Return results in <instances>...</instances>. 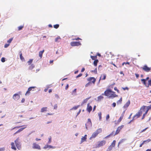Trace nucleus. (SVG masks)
<instances>
[{
  "mask_svg": "<svg viewBox=\"0 0 151 151\" xmlns=\"http://www.w3.org/2000/svg\"><path fill=\"white\" fill-rule=\"evenodd\" d=\"M102 95L108 96L109 98H113L118 96L117 95L115 94L114 92L112 91L110 89L106 90L104 93L102 94Z\"/></svg>",
  "mask_w": 151,
  "mask_h": 151,
  "instance_id": "obj_1",
  "label": "nucleus"
},
{
  "mask_svg": "<svg viewBox=\"0 0 151 151\" xmlns=\"http://www.w3.org/2000/svg\"><path fill=\"white\" fill-rule=\"evenodd\" d=\"M141 110V109L133 117V120H135L138 118H139L142 115V111Z\"/></svg>",
  "mask_w": 151,
  "mask_h": 151,
  "instance_id": "obj_2",
  "label": "nucleus"
},
{
  "mask_svg": "<svg viewBox=\"0 0 151 151\" xmlns=\"http://www.w3.org/2000/svg\"><path fill=\"white\" fill-rule=\"evenodd\" d=\"M101 131L102 129H98L96 130V132H93V133L92 134L91 138H95L98 135V134Z\"/></svg>",
  "mask_w": 151,
  "mask_h": 151,
  "instance_id": "obj_3",
  "label": "nucleus"
},
{
  "mask_svg": "<svg viewBox=\"0 0 151 151\" xmlns=\"http://www.w3.org/2000/svg\"><path fill=\"white\" fill-rule=\"evenodd\" d=\"M16 145L17 149L20 150L21 148V147L20 142H19V138H17L16 140L14 141Z\"/></svg>",
  "mask_w": 151,
  "mask_h": 151,
  "instance_id": "obj_4",
  "label": "nucleus"
},
{
  "mask_svg": "<svg viewBox=\"0 0 151 151\" xmlns=\"http://www.w3.org/2000/svg\"><path fill=\"white\" fill-rule=\"evenodd\" d=\"M145 108H147V109L145 111L146 112H148V111L151 109V104L149 106H143L141 108V110H142L143 111H145Z\"/></svg>",
  "mask_w": 151,
  "mask_h": 151,
  "instance_id": "obj_5",
  "label": "nucleus"
},
{
  "mask_svg": "<svg viewBox=\"0 0 151 151\" xmlns=\"http://www.w3.org/2000/svg\"><path fill=\"white\" fill-rule=\"evenodd\" d=\"M87 80L88 81H89V82L90 81L91 83H93V84H94L96 81V79L94 77H90L88 78L87 79Z\"/></svg>",
  "mask_w": 151,
  "mask_h": 151,
  "instance_id": "obj_6",
  "label": "nucleus"
},
{
  "mask_svg": "<svg viewBox=\"0 0 151 151\" xmlns=\"http://www.w3.org/2000/svg\"><path fill=\"white\" fill-rule=\"evenodd\" d=\"M115 55H114L110 54V55H108V57L111 58H108V57L106 56V60L108 61L109 60H114L115 58L114 57Z\"/></svg>",
  "mask_w": 151,
  "mask_h": 151,
  "instance_id": "obj_7",
  "label": "nucleus"
},
{
  "mask_svg": "<svg viewBox=\"0 0 151 151\" xmlns=\"http://www.w3.org/2000/svg\"><path fill=\"white\" fill-rule=\"evenodd\" d=\"M70 45L72 46H78L81 45L79 42H73L70 43Z\"/></svg>",
  "mask_w": 151,
  "mask_h": 151,
  "instance_id": "obj_8",
  "label": "nucleus"
},
{
  "mask_svg": "<svg viewBox=\"0 0 151 151\" xmlns=\"http://www.w3.org/2000/svg\"><path fill=\"white\" fill-rule=\"evenodd\" d=\"M124 125H122L120 126L117 129L116 132L115 133V134H119L121 130L124 127Z\"/></svg>",
  "mask_w": 151,
  "mask_h": 151,
  "instance_id": "obj_9",
  "label": "nucleus"
},
{
  "mask_svg": "<svg viewBox=\"0 0 151 151\" xmlns=\"http://www.w3.org/2000/svg\"><path fill=\"white\" fill-rule=\"evenodd\" d=\"M92 126V123L90 119H88V122L86 124V128L87 129L88 127H90Z\"/></svg>",
  "mask_w": 151,
  "mask_h": 151,
  "instance_id": "obj_10",
  "label": "nucleus"
},
{
  "mask_svg": "<svg viewBox=\"0 0 151 151\" xmlns=\"http://www.w3.org/2000/svg\"><path fill=\"white\" fill-rule=\"evenodd\" d=\"M32 148L34 149H37L39 150L41 149V148L40 145L36 143H33V144Z\"/></svg>",
  "mask_w": 151,
  "mask_h": 151,
  "instance_id": "obj_11",
  "label": "nucleus"
},
{
  "mask_svg": "<svg viewBox=\"0 0 151 151\" xmlns=\"http://www.w3.org/2000/svg\"><path fill=\"white\" fill-rule=\"evenodd\" d=\"M142 68L143 70L146 72H148L150 71V68L146 65H144L143 67Z\"/></svg>",
  "mask_w": 151,
  "mask_h": 151,
  "instance_id": "obj_12",
  "label": "nucleus"
},
{
  "mask_svg": "<svg viewBox=\"0 0 151 151\" xmlns=\"http://www.w3.org/2000/svg\"><path fill=\"white\" fill-rule=\"evenodd\" d=\"M13 99L15 100H17L20 98V96L17 93H16L13 96Z\"/></svg>",
  "mask_w": 151,
  "mask_h": 151,
  "instance_id": "obj_13",
  "label": "nucleus"
},
{
  "mask_svg": "<svg viewBox=\"0 0 151 151\" xmlns=\"http://www.w3.org/2000/svg\"><path fill=\"white\" fill-rule=\"evenodd\" d=\"M106 143V141L105 140H103L99 142L98 144V147H99L103 146Z\"/></svg>",
  "mask_w": 151,
  "mask_h": 151,
  "instance_id": "obj_14",
  "label": "nucleus"
},
{
  "mask_svg": "<svg viewBox=\"0 0 151 151\" xmlns=\"http://www.w3.org/2000/svg\"><path fill=\"white\" fill-rule=\"evenodd\" d=\"M106 74H102L101 75V76L100 78L99 82H100L101 80H105L106 78Z\"/></svg>",
  "mask_w": 151,
  "mask_h": 151,
  "instance_id": "obj_15",
  "label": "nucleus"
},
{
  "mask_svg": "<svg viewBox=\"0 0 151 151\" xmlns=\"http://www.w3.org/2000/svg\"><path fill=\"white\" fill-rule=\"evenodd\" d=\"M35 88L36 87L35 86H32L29 87L28 88V90L27 91V92H26L25 94V95H26L27 94H29L30 93V91L32 90V88Z\"/></svg>",
  "mask_w": 151,
  "mask_h": 151,
  "instance_id": "obj_16",
  "label": "nucleus"
},
{
  "mask_svg": "<svg viewBox=\"0 0 151 151\" xmlns=\"http://www.w3.org/2000/svg\"><path fill=\"white\" fill-rule=\"evenodd\" d=\"M92 107L91 106L89 105V103L88 104H87V111H88L89 113H90L92 111Z\"/></svg>",
  "mask_w": 151,
  "mask_h": 151,
  "instance_id": "obj_17",
  "label": "nucleus"
},
{
  "mask_svg": "<svg viewBox=\"0 0 151 151\" xmlns=\"http://www.w3.org/2000/svg\"><path fill=\"white\" fill-rule=\"evenodd\" d=\"M124 111L123 113L122 114L121 116L118 119L117 121L118 124H119L122 121V119H123L124 115Z\"/></svg>",
  "mask_w": 151,
  "mask_h": 151,
  "instance_id": "obj_18",
  "label": "nucleus"
},
{
  "mask_svg": "<svg viewBox=\"0 0 151 151\" xmlns=\"http://www.w3.org/2000/svg\"><path fill=\"white\" fill-rule=\"evenodd\" d=\"M130 104V101L129 100L124 105L123 107L124 108H127L129 105Z\"/></svg>",
  "mask_w": 151,
  "mask_h": 151,
  "instance_id": "obj_19",
  "label": "nucleus"
},
{
  "mask_svg": "<svg viewBox=\"0 0 151 151\" xmlns=\"http://www.w3.org/2000/svg\"><path fill=\"white\" fill-rule=\"evenodd\" d=\"M43 148L45 149H46L47 148L54 149L55 148V147L50 145H46L44 146Z\"/></svg>",
  "mask_w": 151,
  "mask_h": 151,
  "instance_id": "obj_20",
  "label": "nucleus"
},
{
  "mask_svg": "<svg viewBox=\"0 0 151 151\" xmlns=\"http://www.w3.org/2000/svg\"><path fill=\"white\" fill-rule=\"evenodd\" d=\"M87 135L85 134L84 137H82L81 139V143L86 141L87 139Z\"/></svg>",
  "mask_w": 151,
  "mask_h": 151,
  "instance_id": "obj_21",
  "label": "nucleus"
},
{
  "mask_svg": "<svg viewBox=\"0 0 151 151\" xmlns=\"http://www.w3.org/2000/svg\"><path fill=\"white\" fill-rule=\"evenodd\" d=\"M141 81L142 83L147 87H149V85H147L146 83V80L144 79H142L141 80Z\"/></svg>",
  "mask_w": 151,
  "mask_h": 151,
  "instance_id": "obj_22",
  "label": "nucleus"
},
{
  "mask_svg": "<svg viewBox=\"0 0 151 151\" xmlns=\"http://www.w3.org/2000/svg\"><path fill=\"white\" fill-rule=\"evenodd\" d=\"M45 51L44 50H43L42 51H41L39 52V56L40 57V58H41L42 57V54Z\"/></svg>",
  "mask_w": 151,
  "mask_h": 151,
  "instance_id": "obj_23",
  "label": "nucleus"
},
{
  "mask_svg": "<svg viewBox=\"0 0 151 151\" xmlns=\"http://www.w3.org/2000/svg\"><path fill=\"white\" fill-rule=\"evenodd\" d=\"M11 148L12 149L14 150H16V148L14 145V143L13 142H12L11 144Z\"/></svg>",
  "mask_w": 151,
  "mask_h": 151,
  "instance_id": "obj_24",
  "label": "nucleus"
},
{
  "mask_svg": "<svg viewBox=\"0 0 151 151\" xmlns=\"http://www.w3.org/2000/svg\"><path fill=\"white\" fill-rule=\"evenodd\" d=\"M20 54V59L22 61H24L25 60L24 58L23 57L22 55V53L21 51H20L19 52Z\"/></svg>",
  "mask_w": 151,
  "mask_h": 151,
  "instance_id": "obj_25",
  "label": "nucleus"
},
{
  "mask_svg": "<svg viewBox=\"0 0 151 151\" xmlns=\"http://www.w3.org/2000/svg\"><path fill=\"white\" fill-rule=\"evenodd\" d=\"M47 107H43L41 109V112H43L44 111H47Z\"/></svg>",
  "mask_w": 151,
  "mask_h": 151,
  "instance_id": "obj_26",
  "label": "nucleus"
},
{
  "mask_svg": "<svg viewBox=\"0 0 151 151\" xmlns=\"http://www.w3.org/2000/svg\"><path fill=\"white\" fill-rule=\"evenodd\" d=\"M76 88L72 92V94L73 95H76Z\"/></svg>",
  "mask_w": 151,
  "mask_h": 151,
  "instance_id": "obj_27",
  "label": "nucleus"
},
{
  "mask_svg": "<svg viewBox=\"0 0 151 151\" xmlns=\"http://www.w3.org/2000/svg\"><path fill=\"white\" fill-rule=\"evenodd\" d=\"M99 62V60H96L93 62V64L95 66H97V64Z\"/></svg>",
  "mask_w": 151,
  "mask_h": 151,
  "instance_id": "obj_28",
  "label": "nucleus"
},
{
  "mask_svg": "<svg viewBox=\"0 0 151 151\" xmlns=\"http://www.w3.org/2000/svg\"><path fill=\"white\" fill-rule=\"evenodd\" d=\"M122 97H121L120 99L118 101H117V102H116L117 103V104H121L122 103Z\"/></svg>",
  "mask_w": 151,
  "mask_h": 151,
  "instance_id": "obj_29",
  "label": "nucleus"
},
{
  "mask_svg": "<svg viewBox=\"0 0 151 151\" xmlns=\"http://www.w3.org/2000/svg\"><path fill=\"white\" fill-rule=\"evenodd\" d=\"M116 141L115 140H114L111 145L112 147H114L115 145Z\"/></svg>",
  "mask_w": 151,
  "mask_h": 151,
  "instance_id": "obj_30",
  "label": "nucleus"
},
{
  "mask_svg": "<svg viewBox=\"0 0 151 151\" xmlns=\"http://www.w3.org/2000/svg\"><path fill=\"white\" fill-rule=\"evenodd\" d=\"M35 67V65L33 64H31L29 67V69L30 70L32 69Z\"/></svg>",
  "mask_w": 151,
  "mask_h": 151,
  "instance_id": "obj_31",
  "label": "nucleus"
},
{
  "mask_svg": "<svg viewBox=\"0 0 151 151\" xmlns=\"http://www.w3.org/2000/svg\"><path fill=\"white\" fill-rule=\"evenodd\" d=\"M79 105L74 106L72 109H71L70 110H76L77 109L78 107H79Z\"/></svg>",
  "mask_w": 151,
  "mask_h": 151,
  "instance_id": "obj_32",
  "label": "nucleus"
},
{
  "mask_svg": "<svg viewBox=\"0 0 151 151\" xmlns=\"http://www.w3.org/2000/svg\"><path fill=\"white\" fill-rule=\"evenodd\" d=\"M33 61V59H30L27 62V63L28 65H30L32 62Z\"/></svg>",
  "mask_w": 151,
  "mask_h": 151,
  "instance_id": "obj_33",
  "label": "nucleus"
},
{
  "mask_svg": "<svg viewBox=\"0 0 151 151\" xmlns=\"http://www.w3.org/2000/svg\"><path fill=\"white\" fill-rule=\"evenodd\" d=\"M113 147H112V146L110 145L109 146L108 148L107 149V151H110L112 149V148Z\"/></svg>",
  "mask_w": 151,
  "mask_h": 151,
  "instance_id": "obj_34",
  "label": "nucleus"
},
{
  "mask_svg": "<svg viewBox=\"0 0 151 151\" xmlns=\"http://www.w3.org/2000/svg\"><path fill=\"white\" fill-rule=\"evenodd\" d=\"M98 116H99V120H101L102 118L101 113V112H99L98 113Z\"/></svg>",
  "mask_w": 151,
  "mask_h": 151,
  "instance_id": "obj_35",
  "label": "nucleus"
},
{
  "mask_svg": "<svg viewBox=\"0 0 151 151\" xmlns=\"http://www.w3.org/2000/svg\"><path fill=\"white\" fill-rule=\"evenodd\" d=\"M104 98V97L102 96H100L98 97V99L99 101H100Z\"/></svg>",
  "mask_w": 151,
  "mask_h": 151,
  "instance_id": "obj_36",
  "label": "nucleus"
},
{
  "mask_svg": "<svg viewBox=\"0 0 151 151\" xmlns=\"http://www.w3.org/2000/svg\"><path fill=\"white\" fill-rule=\"evenodd\" d=\"M24 25L19 26L18 27V30L19 31L22 30L24 28Z\"/></svg>",
  "mask_w": 151,
  "mask_h": 151,
  "instance_id": "obj_37",
  "label": "nucleus"
},
{
  "mask_svg": "<svg viewBox=\"0 0 151 151\" xmlns=\"http://www.w3.org/2000/svg\"><path fill=\"white\" fill-rule=\"evenodd\" d=\"M91 57L92 60H96L97 57L96 56H91Z\"/></svg>",
  "mask_w": 151,
  "mask_h": 151,
  "instance_id": "obj_38",
  "label": "nucleus"
},
{
  "mask_svg": "<svg viewBox=\"0 0 151 151\" xmlns=\"http://www.w3.org/2000/svg\"><path fill=\"white\" fill-rule=\"evenodd\" d=\"M91 71L92 73H94L95 74H97V68H96L94 70H91Z\"/></svg>",
  "mask_w": 151,
  "mask_h": 151,
  "instance_id": "obj_39",
  "label": "nucleus"
},
{
  "mask_svg": "<svg viewBox=\"0 0 151 151\" xmlns=\"http://www.w3.org/2000/svg\"><path fill=\"white\" fill-rule=\"evenodd\" d=\"M59 26V24H56L54 25L53 27L55 29L58 28Z\"/></svg>",
  "mask_w": 151,
  "mask_h": 151,
  "instance_id": "obj_40",
  "label": "nucleus"
},
{
  "mask_svg": "<svg viewBox=\"0 0 151 151\" xmlns=\"http://www.w3.org/2000/svg\"><path fill=\"white\" fill-rule=\"evenodd\" d=\"M60 39V37H57V38H56L55 39V42H59V41H58V40H59V39Z\"/></svg>",
  "mask_w": 151,
  "mask_h": 151,
  "instance_id": "obj_41",
  "label": "nucleus"
},
{
  "mask_svg": "<svg viewBox=\"0 0 151 151\" xmlns=\"http://www.w3.org/2000/svg\"><path fill=\"white\" fill-rule=\"evenodd\" d=\"M12 40L13 38H11L7 40V42L10 44V43H11Z\"/></svg>",
  "mask_w": 151,
  "mask_h": 151,
  "instance_id": "obj_42",
  "label": "nucleus"
},
{
  "mask_svg": "<svg viewBox=\"0 0 151 151\" xmlns=\"http://www.w3.org/2000/svg\"><path fill=\"white\" fill-rule=\"evenodd\" d=\"M147 112H146V111L145 112V113H144L143 116H142V117L141 119H144V118H145V115L147 114Z\"/></svg>",
  "mask_w": 151,
  "mask_h": 151,
  "instance_id": "obj_43",
  "label": "nucleus"
},
{
  "mask_svg": "<svg viewBox=\"0 0 151 151\" xmlns=\"http://www.w3.org/2000/svg\"><path fill=\"white\" fill-rule=\"evenodd\" d=\"M24 127H24L23 128H21L18 130L20 132H21L26 127V126H24Z\"/></svg>",
  "mask_w": 151,
  "mask_h": 151,
  "instance_id": "obj_44",
  "label": "nucleus"
},
{
  "mask_svg": "<svg viewBox=\"0 0 151 151\" xmlns=\"http://www.w3.org/2000/svg\"><path fill=\"white\" fill-rule=\"evenodd\" d=\"M91 83V82L90 81V82L89 81V82L87 83V84H86L85 85V87H87L88 86H90Z\"/></svg>",
  "mask_w": 151,
  "mask_h": 151,
  "instance_id": "obj_45",
  "label": "nucleus"
},
{
  "mask_svg": "<svg viewBox=\"0 0 151 151\" xmlns=\"http://www.w3.org/2000/svg\"><path fill=\"white\" fill-rule=\"evenodd\" d=\"M51 139H52V138H51V137H50L49 138V140H48V144H50L51 142Z\"/></svg>",
  "mask_w": 151,
  "mask_h": 151,
  "instance_id": "obj_46",
  "label": "nucleus"
},
{
  "mask_svg": "<svg viewBox=\"0 0 151 151\" xmlns=\"http://www.w3.org/2000/svg\"><path fill=\"white\" fill-rule=\"evenodd\" d=\"M9 45L10 44L9 43L6 44L4 46V47L5 48H7Z\"/></svg>",
  "mask_w": 151,
  "mask_h": 151,
  "instance_id": "obj_47",
  "label": "nucleus"
},
{
  "mask_svg": "<svg viewBox=\"0 0 151 151\" xmlns=\"http://www.w3.org/2000/svg\"><path fill=\"white\" fill-rule=\"evenodd\" d=\"M1 60L2 62H4L5 61V58L3 57L1 58Z\"/></svg>",
  "mask_w": 151,
  "mask_h": 151,
  "instance_id": "obj_48",
  "label": "nucleus"
},
{
  "mask_svg": "<svg viewBox=\"0 0 151 151\" xmlns=\"http://www.w3.org/2000/svg\"><path fill=\"white\" fill-rule=\"evenodd\" d=\"M148 85L151 86V79L149 80L148 81Z\"/></svg>",
  "mask_w": 151,
  "mask_h": 151,
  "instance_id": "obj_49",
  "label": "nucleus"
},
{
  "mask_svg": "<svg viewBox=\"0 0 151 151\" xmlns=\"http://www.w3.org/2000/svg\"><path fill=\"white\" fill-rule=\"evenodd\" d=\"M89 99V98H87V99H85V100H84L83 101V103H86L87 102L88 100V99Z\"/></svg>",
  "mask_w": 151,
  "mask_h": 151,
  "instance_id": "obj_50",
  "label": "nucleus"
},
{
  "mask_svg": "<svg viewBox=\"0 0 151 151\" xmlns=\"http://www.w3.org/2000/svg\"><path fill=\"white\" fill-rule=\"evenodd\" d=\"M114 90L117 91V92L119 93V91L117 89L116 87H114Z\"/></svg>",
  "mask_w": 151,
  "mask_h": 151,
  "instance_id": "obj_51",
  "label": "nucleus"
},
{
  "mask_svg": "<svg viewBox=\"0 0 151 151\" xmlns=\"http://www.w3.org/2000/svg\"><path fill=\"white\" fill-rule=\"evenodd\" d=\"M110 134L111 136H112L113 135L114 136V135H116V134H115L114 131H113Z\"/></svg>",
  "mask_w": 151,
  "mask_h": 151,
  "instance_id": "obj_52",
  "label": "nucleus"
},
{
  "mask_svg": "<svg viewBox=\"0 0 151 151\" xmlns=\"http://www.w3.org/2000/svg\"><path fill=\"white\" fill-rule=\"evenodd\" d=\"M145 142V141H143L142 142L140 145L139 147H142V145Z\"/></svg>",
  "mask_w": 151,
  "mask_h": 151,
  "instance_id": "obj_53",
  "label": "nucleus"
},
{
  "mask_svg": "<svg viewBox=\"0 0 151 151\" xmlns=\"http://www.w3.org/2000/svg\"><path fill=\"white\" fill-rule=\"evenodd\" d=\"M148 128V127L145 128V129H143L140 132L142 133L144 131H145L146 129H147Z\"/></svg>",
  "mask_w": 151,
  "mask_h": 151,
  "instance_id": "obj_54",
  "label": "nucleus"
},
{
  "mask_svg": "<svg viewBox=\"0 0 151 151\" xmlns=\"http://www.w3.org/2000/svg\"><path fill=\"white\" fill-rule=\"evenodd\" d=\"M109 118V115L108 114H107L106 116V120H108V119Z\"/></svg>",
  "mask_w": 151,
  "mask_h": 151,
  "instance_id": "obj_55",
  "label": "nucleus"
},
{
  "mask_svg": "<svg viewBox=\"0 0 151 151\" xmlns=\"http://www.w3.org/2000/svg\"><path fill=\"white\" fill-rule=\"evenodd\" d=\"M82 73H80L78 75V76H76V78H78V77H79L81 76H82Z\"/></svg>",
  "mask_w": 151,
  "mask_h": 151,
  "instance_id": "obj_56",
  "label": "nucleus"
},
{
  "mask_svg": "<svg viewBox=\"0 0 151 151\" xmlns=\"http://www.w3.org/2000/svg\"><path fill=\"white\" fill-rule=\"evenodd\" d=\"M124 139H122V140H121V141H120L119 142L118 144V146H119V144L122 143L124 141Z\"/></svg>",
  "mask_w": 151,
  "mask_h": 151,
  "instance_id": "obj_57",
  "label": "nucleus"
},
{
  "mask_svg": "<svg viewBox=\"0 0 151 151\" xmlns=\"http://www.w3.org/2000/svg\"><path fill=\"white\" fill-rule=\"evenodd\" d=\"M25 126H16L15 127H14V128H19L22 127H24Z\"/></svg>",
  "mask_w": 151,
  "mask_h": 151,
  "instance_id": "obj_58",
  "label": "nucleus"
},
{
  "mask_svg": "<svg viewBox=\"0 0 151 151\" xmlns=\"http://www.w3.org/2000/svg\"><path fill=\"white\" fill-rule=\"evenodd\" d=\"M122 89L124 90H128L129 89V88L128 87H126L125 88H122Z\"/></svg>",
  "mask_w": 151,
  "mask_h": 151,
  "instance_id": "obj_59",
  "label": "nucleus"
},
{
  "mask_svg": "<svg viewBox=\"0 0 151 151\" xmlns=\"http://www.w3.org/2000/svg\"><path fill=\"white\" fill-rule=\"evenodd\" d=\"M5 149L4 147L0 148V151H4Z\"/></svg>",
  "mask_w": 151,
  "mask_h": 151,
  "instance_id": "obj_60",
  "label": "nucleus"
},
{
  "mask_svg": "<svg viewBox=\"0 0 151 151\" xmlns=\"http://www.w3.org/2000/svg\"><path fill=\"white\" fill-rule=\"evenodd\" d=\"M57 104H55L54 105V109H56L57 108Z\"/></svg>",
  "mask_w": 151,
  "mask_h": 151,
  "instance_id": "obj_61",
  "label": "nucleus"
},
{
  "mask_svg": "<svg viewBox=\"0 0 151 151\" xmlns=\"http://www.w3.org/2000/svg\"><path fill=\"white\" fill-rule=\"evenodd\" d=\"M69 87V85L68 84H67V85L65 86V89L66 90H67L68 88Z\"/></svg>",
  "mask_w": 151,
  "mask_h": 151,
  "instance_id": "obj_62",
  "label": "nucleus"
},
{
  "mask_svg": "<svg viewBox=\"0 0 151 151\" xmlns=\"http://www.w3.org/2000/svg\"><path fill=\"white\" fill-rule=\"evenodd\" d=\"M81 40V39L80 38H78V37L77 38H75V39H73V40Z\"/></svg>",
  "mask_w": 151,
  "mask_h": 151,
  "instance_id": "obj_63",
  "label": "nucleus"
},
{
  "mask_svg": "<svg viewBox=\"0 0 151 151\" xmlns=\"http://www.w3.org/2000/svg\"><path fill=\"white\" fill-rule=\"evenodd\" d=\"M112 105L113 107H115V106H116V103L115 102H114L112 104Z\"/></svg>",
  "mask_w": 151,
  "mask_h": 151,
  "instance_id": "obj_64",
  "label": "nucleus"
}]
</instances>
